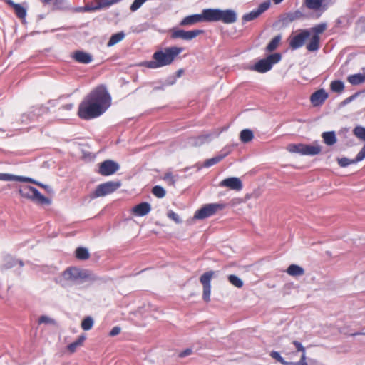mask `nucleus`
<instances>
[{
    "label": "nucleus",
    "instance_id": "53",
    "mask_svg": "<svg viewBox=\"0 0 365 365\" xmlns=\"http://www.w3.org/2000/svg\"><path fill=\"white\" fill-rule=\"evenodd\" d=\"M120 328L119 327H114L111 331H110V336H115L120 334Z\"/></svg>",
    "mask_w": 365,
    "mask_h": 365
},
{
    "label": "nucleus",
    "instance_id": "60",
    "mask_svg": "<svg viewBox=\"0 0 365 365\" xmlns=\"http://www.w3.org/2000/svg\"><path fill=\"white\" fill-rule=\"evenodd\" d=\"M283 0H273V1L274 2V4H278L279 3H281Z\"/></svg>",
    "mask_w": 365,
    "mask_h": 365
},
{
    "label": "nucleus",
    "instance_id": "3",
    "mask_svg": "<svg viewBox=\"0 0 365 365\" xmlns=\"http://www.w3.org/2000/svg\"><path fill=\"white\" fill-rule=\"evenodd\" d=\"M291 345L294 346V351L290 346L284 348V354L288 356L289 359H293L297 356L298 352H301V359L297 362L287 361H285L277 351H272L270 356L272 358L281 363L283 365H308L306 361V351L303 345L298 341H292Z\"/></svg>",
    "mask_w": 365,
    "mask_h": 365
},
{
    "label": "nucleus",
    "instance_id": "8",
    "mask_svg": "<svg viewBox=\"0 0 365 365\" xmlns=\"http://www.w3.org/2000/svg\"><path fill=\"white\" fill-rule=\"evenodd\" d=\"M203 33L202 30L185 31L182 29H172L170 36L173 39L180 38L185 41H190Z\"/></svg>",
    "mask_w": 365,
    "mask_h": 365
},
{
    "label": "nucleus",
    "instance_id": "23",
    "mask_svg": "<svg viewBox=\"0 0 365 365\" xmlns=\"http://www.w3.org/2000/svg\"><path fill=\"white\" fill-rule=\"evenodd\" d=\"M322 137L327 145H333L336 142V135L334 131L324 132L322 133Z\"/></svg>",
    "mask_w": 365,
    "mask_h": 365
},
{
    "label": "nucleus",
    "instance_id": "59",
    "mask_svg": "<svg viewBox=\"0 0 365 365\" xmlns=\"http://www.w3.org/2000/svg\"><path fill=\"white\" fill-rule=\"evenodd\" d=\"M182 72H183V71H182V69H180V70L178 71V72H177V76H178V77H180V76L182 75Z\"/></svg>",
    "mask_w": 365,
    "mask_h": 365
},
{
    "label": "nucleus",
    "instance_id": "42",
    "mask_svg": "<svg viewBox=\"0 0 365 365\" xmlns=\"http://www.w3.org/2000/svg\"><path fill=\"white\" fill-rule=\"evenodd\" d=\"M259 15H260V14L258 12V11L257 9L253 10V11H250V13L245 14L242 16V20L244 21H252V20L255 19L256 18H257Z\"/></svg>",
    "mask_w": 365,
    "mask_h": 365
},
{
    "label": "nucleus",
    "instance_id": "27",
    "mask_svg": "<svg viewBox=\"0 0 365 365\" xmlns=\"http://www.w3.org/2000/svg\"><path fill=\"white\" fill-rule=\"evenodd\" d=\"M319 48V36L314 35L309 43L307 45V49L309 51H317Z\"/></svg>",
    "mask_w": 365,
    "mask_h": 365
},
{
    "label": "nucleus",
    "instance_id": "57",
    "mask_svg": "<svg viewBox=\"0 0 365 365\" xmlns=\"http://www.w3.org/2000/svg\"><path fill=\"white\" fill-rule=\"evenodd\" d=\"M6 2L9 5L11 6L13 8H14V7H15V5H17V4H15V3H14L11 0H6Z\"/></svg>",
    "mask_w": 365,
    "mask_h": 365
},
{
    "label": "nucleus",
    "instance_id": "6",
    "mask_svg": "<svg viewBox=\"0 0 365 365\" xmlns=\"http://www.w3.org/2000/svg\"><path fill=\"white\" fill-rule=\"evenodd\" d=\"M225 207V205L222 203L207 204L195 212L194 218L200 220L205 219L215 215L217 212L223 210Z\"/></svg>",
    "mask_w": 365,
    "mask_h": 365
},
{
    "label": "nucleus",
    "instance_id": "50",
    "mask_svg": "<svg viewBox=\"0 0 365 365\" xmlns=\"http://www.w3.org/2000/svg\"><path fill=\"white\" fill-rule=\"evenodd\" d=\"M38 322L40 324H55V321L47 317V316H41L39 319H38Z\"/></svg>",
    "mask_w": 365,
    "mask_h": 365
},
{
    "label": "nucleus",
    "instance_id": "45",
    "mask_svg": "<svg viewBox=\"0 0 365 365\" xmlns=\"http://www.w3.org/2000/svg\"><path fill=\"white\" fill-rule=\"evenodd\" d=\"M337 162L341 167H346L351 164L356 163L354 159L350 160L347 158H338Z\"/></svg>",
    "mask_w": 365,
    "mask_h": 365
},
{
    "label": "nucleus",
    "instance_id": "22",
    "mask_svg": "<svg viewBox=\"0 0 365 365\" xmlns=\"http://www.w3.org/2000/svg\"><path fill=\"white\" fill-rule=\"evenodd\" d=\"M287 272L290 276L299 277L304 274V269L299 265L291 264L288 267Z\"/></svg>",
    "mask_w": 365,
    "mask_h": 365
},
{
    "label": "nucleus",
    "instance_id": "41",
    "mask_svg": "<svg viewBox=\"0 0 365 365\" xmlns=\"http://www.w3.org/2000/svg\"><path fill=\"white\" fill-rule=\"evenodd\" d=\"M93 325V319L91 317H86L81 322V327L83 330H90Z\"/></svg>",
    "mask_w": 365,
    "mask_h": 365
},
{
    "label": "nucleus",
    "instance_id": "61",
    "mask_svg": "<svg viewBox=\"0 0 365 365\" xmlns=\"http://www.w3.org/2000/svg\"><path fill=\"white\" fill-rule=\"evenodd\" d=\"M65 107L66 109H70L72 108V105H66Z\"/></svg>",
    "mask_w": 365,
    "mask_h": 365
},
{
    "label": "nucleus",
    "instance_id": "31",
    "mask_svg": "<svg viewBox=\"0 0 365 365\" xmlns=\"http://www.w3.org/2000/svg\"><path fill=\"white\" fill-rule=\"evenodd\" d=\"M323 0H305L306 6L312 10H318L322 6Z\"/></svg>",
    "mask_w": 365,
    "mask_h": 365
},
{
    "label": "nucleus",
    "instance_id": "13",
    "mask_svg": "<svg viewBox=\"0 0 365 365\" xmlns=\"http://www.w3.org/2000/svg\"><path fill=\"white\" fill-rule=\"evenodd\" d=\"M237 13L232 9H219V21L225 24H233L237 21Z\"/></svg>",
    "mask_w": 365,
    "mask_h": 365
},
{
    "label": "nucleus",
    "instance_id": "64",
    "mask_svg": "<svg viewBox=\"0 0 365 365\" xmlns=\"http://www.w3.org/2000/svg\"><path fill=\"white\" fill-rule=\"evenodd\" d=\"M19 263L21 267L23 266V262L21 261H19Z\"/></svg>",
    "mask_w": 365,
    "mask_h": 365
},
{
    "label": "nucleus",
    "instance_id": "37",
    "mask_svg": "<svg viewBox=\"0 0 365 365\" xmlns=\"http://www.w3.org/2000/svg\"><path fill=\"white\" fill-rule=\"evenodd\" d=\"M225 155H226V154L220 155L213 157L212 158H210L204 163V166L205 167H210V166L219 163L221 160H222L225 157Z\"/></svg>",
    "mask_w": 365,
    "mask_h": 365
},
{
    "label": "nucleus",
    "instance_id": "25",
    "mask_svg": "<svg viewBox=\"0 0 365 365\" xmlns=\"http://www.w3.org/2000/svg\"><path fill=\"white\" fill-rule=\"evenodd\" d=\"M31 200L39 204H50V200L42 195L36 188H34V190H33V198Z\"/></svg>",
    "mask_w": 365,
    "mask_h": 365
},
{
    "label": "nucleus",
    "instance_id": "38",
    "mask_svg": "<svg viewBox=\"0 0 365 365\" xmlns=\"http://www.w3.org/2000/svg\"><path fill=\"white\" fill-rule=\"evenodd\" d=\"M280 40H281V37H280V36H275V37H274V38H273V39L269 42V43L267 45V51H269V52L274 51V50L277 48V46H278V45H279V43Z\"/></svg>",
    "mask_w": 365,
    "mask_h": 365
},
{
    "label": "nucleus",
    "instance_id": "35",
    "mask_svg": "<svg viewBox=\"0 0 365 365\" xmlns=\"http://www.w3.org/2000/svg\"><path fill=\"white\" fill-rule=\"evenodd\" d=\"M228 281L235 287L237 288H241L243 286V281L239 278L237 276L234 274H230L227 277Z\"/></svg>",
    "mask_w": 365,
    "mask_h": 365
},
{
    "label": "nucleus",
    "instance_id": "5",
    "mask_svg": "<svg viewBox=\"0 0 365 365\" xmlns=\"http://www.w3.org/2000/svg\"><path fill=\"white\" fill-rule=\"evenodd\" d=\"M121 186L120 181H108L97 186L92 194L93 197H103L111 194Z\"/></svg>",
    "mask_w": 365,
    "mask_h": 365
},
{
    "label": "nucleus",
    "instance_id": "32",
    "mask_svg": "<svg viewBox=\"0 0 365 365\" xmlns=\"http://www.w3.org/2000/svg\"><path fill=\"white\" fill-rule=\"evenodd\" d=\"M240 140L243 143H248L251 141L254 137L253 133L249 129L242 130L240 133Z\"/></svg>",
    "mask_w": 365,
    "mask_h": 365
},
{
    "label": "nucleus",
    "instance_id": "49",
    "mask_svg": "<svg viewBox=\"0 0 365 365\" xmlns=\"http://www.w3.org/2000/svg\"><path fill=\"white\" fill-rule=\"evenodd\" d=\"M95 10H96V6L93 5H86L83 7H78L75 9V11L76 12L91 11Z\"/></svg>",
    "mask_w": 365,
    "mask_h": 365
},
{
    "label": "nucleus",
    "instance_id": "36",
    "mask_svg": "<svg viewBox=\"0 0 365 365\" xmlns=\"http://www.w3.org/2000/svg\"><path fill=\"white\" fill-rule=\"evenodd\" d=\"M354 135L359 139L365 141V128L362 126H356L353 130Z\"/></svg>",
    "mask_w": 365,
    "mask_h": 365
},
{
    "label": "nucleus",
    "instance_id": "54",
    "mask_svg": "<svg viewBox=\"0 0 365 365\" xmlns=\"http://www.w3.org/2000/svg\"><path fill=\"white\" fill-rule=\"evenodd\" d=\"M26 182H31V183H34V184H36L37 185L41 187H43L45 190H46L47 191H49L50 190V187H48V185H43L39 182H37L35 180L33 179V181H26Z\"/></svg>",
    "mask_w": 365,
    "mask_h": 365
},
{
    "label": "nucleus",
    "instance_id": "55",
    "mask_svg": "<svg viewBox=\"0 0 365 365\" xmlns=\"http://www.w3.org/2000/svg\"><path fill=\"white\" fill-rule=\"evenodd\" d=\"M192 351L191 349H187L179 354V356L182 358L189 356L192 354Z\"/></svg>",
    "mask_w": 365,
    "mask_h": 365
},
{
    "label": "nucleus",
    "instance_id": "56",
    "mask_svg": "<svg viewBox=\"0 0 365 365\" xmlns=\"http://www.w3.org/2000/svg\"><path fill=\"white\" fill-rule=\"evenodd\" d=\"M7 259L9 261V264L6 265V268H11L13 266H14L16 264V263L17 262L16 260L14 259L13 258L11 257H8Z\"/></svg>",
    "mask_w": 365,
    "mask_h": 365
},
{
    "label": "nucleus",
    "instance_id": "11",
    "mask_svg": "<svg viewBox=\"0 0 365 365\" xmlns=\"http://www.w3.org/2000/svg\"><path fill=\"white\" fill-rule=\"evenodd\" d=\"M310 36L308 30H303L299 34L293 36L289 41V46L292 49H297L304 45L305 40Z\"/></svg>",
    "mask_w": 365,
    "mask_h": 365
},
{
    "label": "nucleus",
    "instance_id": "52",
    "mask_svg": "<svg viewBox=\"0 0 365 365\" xmlns=\"http://www.w3.org/2000/svg\"><path fill=\"white\" fill-rule=\"evenodd\" d=\"M270 3L269 2H264L261 4L259 7L257 9L258 12L262 14L264 11H265L269 7Z\"/></svg>",
    "mask_w": 365,
    "mask_h": 365
},
{
    "label": "nucleus",
    "instance_id": "28",
    "mask_svg": "<svg viewBox=\"0 0 365 365\" xmlns=\"http://www.w3.org/2000/svg\"><path fill=\"white\" fill-rule=\"evenodd\" d=\"M125 37V34L123 31L116 33L111 36L110 40L108 41L107 46L108 47H111L118 42L121 41Z\"/></svg>",
    "mask_w": 365,
    "mask_h": 365
},
{
    "label": "nucleus",
    "instance_id": "48",
    "mask_svg": "<svg viewBox=\"0 0 365 365\" xmlns=\"http://www.w3.org/2000/svg\"><path fill=\"white\" fill-rule=\"evenodd\" d=\"M147 0H134L130 9L132 11H137Z\"/></svg>",
    "mask_w": 365,
    "mask_h": 365
},
{
    "label": "nucleus",
    "instance_id": "29",
    "mask_svg": "<svg viewBox=\"0 0 365 365\" xmlns=\"http://www.w3.org/2000/svg\"><path fill=\"white\" fill-rule=\"evenodd\" d=\"M33 190L34 187L31 186H23L19 188V192L22 197L32 200Z\"/></svg>",
    "mask_w": 365,
    "mask_h": 365
},
{
    "label": "nucleus",
    "instance_id": "2",
    "mask_svg": "<svg viewBox=\"0 0 365 365\" xmlns=\"http://www.w3.org/2000/svg\"><path fill=\"white\" fill-rule=\"evenodd\" d=\"M182 51V48L176 46L166 48L163 51H158L153 53L152 61H145L142 63V66L152 69L168 66Z\"/></svg>",
    "mask_w": 365,
    "mask_h": 365
},
{
    "label": "nucleus",
    "instance_id": "12",
    "mask_svg": "<svg viewBox=\"0 0 365 365\" xmlns=\"http://www.w3.org/2000/svg\"><path fill=\"white\" fill-rule=\"evenodd\" d=\"M220 187H228L233 190L240 191L242 188V183L240 178L231 177L225 178L220 182Z\"/></svg>",
    "mask_w": 365,
    "mask_h": 365
},
{
    "label": "nucleus",
    "instance_id": "4",
    "mask_svg": "<svg viewBox=\"0 0 365 365\" xmlns=\"http://www.w3.org/2000/svg\"><path fill=\"white\" fill-rule=\"evenodd\" d=\"M97 277L86 269L77 267H70L66 269L58 277V282L62 285L73 283L78 281H95Z\"/></svg>",
    "mask_w": 365,
    "mask_h": 365
},
{
    "label": "nucleus",
    "instance_id": "62",
    "mask_svg": "<svg viewBox=\"0 0 365 365\" xmlns=\"http://www.w3.org/2000/svg\"><path fill=\"white\" fill-rule=\"evenodd\" d=\"M35 114H32L31 116L29 115V118L33 120L34 118Z\"/></svg>",
    "mask_w": 365,
    "mask_h": 365
},
{
    "label": "nucleus",
    "instance_id": "7",
    "mask_svg": "<svg viewBox=\"0 0 365 365\" xmlns=\"http://www.w3.org/2000/svg\"><path fill=\"white\" fill-rule=\"evenodd\" d=\"M281 59L279 53H274L269 55L267 58L262 59L256 63L253 67V70L259 73H265L269 71L274 63H278Z\"/></svg>",
    "mask_w": 365,
    "mask_h": 365
},
{
    "label": "nucleus",
    "instance_id": "18",
    "mask_svg": "<svg viewBox=\"0 0 365 365\" xmlns=\"http://www.w3.org/2000/svg\"><path fill=\"white\" fill-rule=\"evenodd\" d=\"M151 210L150 205L148 202H141L133 208V212L138 216H144Z\"/></svg>",
    "mask_w": 365,
    "mask_h": 365
},
{
    "label": "nucleus",
    "instance_id": "19",
    "mask_svg": "<svg viewBox=\"0 0 365 365\" xmlns=\"http://www.w3.org/2000/svg\"><path fill=\"white\" fill-rule=\"evenodd\" d=\"M218 134L217 133L201 135L195 140V142H193L192 144L195 146H200L205 143L210 142Z\"/></svg>",
    "mask_w": 365,
    "mask_h": 365
},
{
    "label": "nucleus",
    "instance_id": "15",
    "mask_svg": "<svg viewBox=\"0 0 365 365\" xmlns=\"http://www.w3.org/2000/svg\"><path fill=\"white\" fill-rule=\"evenodd\" d=\"M328 98V93L323 89L318 90L314 92L310 98L312 103L317 106L322 104Z\"/></svg>",
    "mask_w": 365,
    "mask_h": 365
},
{
    "label": "nucleus",
    "instance_id": "51",
    "mask_svg": "<svg viewBox=\"0 0 365 365\" xmlns=\"http://www.w3.org/2000/svg\"><path fill=\"white\" fill-rule=\"evenodd\" d=\"M365 158V145L362 148V149L357 154L356 157L354 159L355 163L360 162Z\"/></svg>",
    "mask_w": 365,
    "mask_h": 365
},
{
    "label": "nucleus",
    "instance_id": "34",
    "mask_svg": "<svg viewBox=\"0 0 365 365\" xmlns=\"http://www.w3.org/2000/svg\"><path fill=\"white\" fill-rule=\"evenodd\" d=\"M332 91L336 93H341L344 89V84L341 81H333L330 84Z\"/></svg>",
    "mask_w": 365,
    "mask_h": 365
},
{
    "label": "nucleus",
    "instance_id": "39",
    "mask_svg": "<svg viewBox=\"0 0 365 365\" xmlns=\"http://www.w3.org/2000/svg\"><path fill=\"white\" fill-rule=\"evenodd\" d=\"M76 257L79 259H86L89 257V253L87 249L79 247L76 251Z\"/></svg>",
    "mask_w": 365,
    "mask_h": 365
},
{
    "label": "nucleus",
    "instance_id": "16",
    "mask_svg": "<svg viewBox=\"0 0 365 365\" xmlns=\"http://www.w3.org/2000/svg\"><path fill=\"white\" fill-rule=\"evenodd\" d=\"M202 21V14H193L185 17L180 23V25L182 26H191Z\"/></svg>",
    "mask_w": 365,
    "mask_h": 365
},
{
    "label": "nucleus",
    "instance_id": "30",
    "mask_svg": "<svg viewBox=\"0 0 365 365\" xmlns=\"http://www.w3.org/2000/svg\"><path fill=\"white\" fill-rule=\"evenodd\" d=\"M120 0H96V4L95 5L96 9L98 10L102 8L110 6L114 4H116Z\"/></svg>",
    "mask_w": 365,
    "mask_h": 365
},
{
    "label": "nucleus",
    "instance_id": "1",
    "mask_svg": "<svg viewBox=\"0 0 365 365\" xmlns=\"http://www.w3.org/2000/svg\"><path fill=\"white\" fill-rule=\"evenodd\" d=\"M110 104L111 98L106 88L103 86H98L79 104L78 116L84 120L97 118L102 115Z\"/></svg>",
    "mask_w": 365,
    "mask_h": 365
},
{
    "label": "nucleus",
    "instance_id": "46",
    "mask_svg": "<svg viewBox=\"0 0 365 365\" xmlns=\"http://www.w3.org/2000/svg\"><path fill=\"white\" fill-rule=\"evenodd\" d=\"M167 216L168 218L173 220L177 224H180L182 222V220L179 215L173 210H169L167 213Z\"/></svg>",
    "mask_w": 365,
    "mask_h": 365
},
{
    "label": "nucleus",
    "instance_id": "40",
    "mask_svg": "<svg viewBox=\"0 0 365 365\" xmlns=\"http://www.w3.org/2000/svg\"><path fill=\"white\" fill-rule=\"evenodd\" d=\"M163 179L170 185H174L178 175H174L171 172H167Z\"/></svg>",
    "mask_w": 365,
    "mask_h": 365
},
{
    "label": "nucleus",
    "instance_id": "33",
    "mask_svg": "<svg viewBox=\"0 0 365 365\" xmlns=\"http://www.w3.org/2000/svg\"><path fill=\"white\" fill-rule=\"evenodd\" d=\"M304 144H289L287 147V150L293 153H299L303 155Z\"/></svg>",
    "mask_w": 365,
    "mask_h": 365
},
{
    "label": "nucleus",
    "instance_id": "43",
    "mask_svg": "<svg viewBox=\"0 0 365 365\" xmlns=\"http://www.w3.org/2000/svg\"><path fill=\"white\" fill-rule=\"evenodd\" d=\"M152 192L155 196L159 198L163 197L166 193L165 189L159 185L153 187Z\"/></svg>",
    "mask_w": 365,
    "mask_h": 365
},
{
    "label": "nucleus",
    "instance_id": "20",
    "mask_svg": "<svg viewBox=\"0 0 365 365\" xmlns=\"http://www.w3.org/2000/svg\"><path fill=\"white\" fill-rule=\"evenodd\" d=\"M303 155H315L319 154L322 148L318 144L306 145L304 144Z\"/></svg>",
    "mask_w": 365,
    "mask_h": 365
},
{
    "label": "nucleus",
    "instance_id": "9",
    "mask_svg": "<svg viewBox=\"0 0 365 365\" xmlns=\"http://www.w3.org/2000/svg\"><path fill=\"white\" fill-rule=\"evenodd\" d=\"M213 271L205 272L200 278V282L203 287L202 299L205 302H208L210 300L211 293V279L214 276Z\"/></svg>",
    "mask_w": 365,
    "mask_h": 365
},
{
    "label": "nucleus",
    "instance_id": "44",
    "mask_svg": "<svg viewBox=\"0 0 365 365\" xmlns=\"http://www.w3.org/2000/svg\"><path fill=\"white\" fill-rule=\"evenodd\" d=\"M16 14L20 19H24L26 16V9L21 6L20 4L15 5L14 8Z\"/></svg>",
    "mask_w": 365,
    "mask_h": 365
},
{
    "label": "nucleus",
    "instance_id": "24",
    "mask_svg": "<svg viewBox=\"0 0 365 365\" xmlns=\"http://www.w3.org/2000/svg\"><path fill=\"white\" fill-rule=\"evenodd\" d=\"M348 81L352 85H359L365 82V73L351 75L347 78Z\"/></svg>",
    "mask_w": 365,
    "mask_h": 365
},
{
    "label": "nucleus",
    "instance_id": "21",
    "mask_svg": "<svg viewBox=\"0 0 365 365\" xmlns=\"http://www.w3.org/2000/svg\"><path fill=\"white\" fill-rule=\"evenodd\" d=\"M73 58L81 63H88L92 61V56L83 51H76L73 55Z\"/></svg>",
    "mask_w": 365,
    "mask_h": 365
},
{
    "label": "nucleus",
    "instance_id": "26",
    "mask_svg": "<svg viewBox=\"0 0 365 365\" xmlns=\"http://www.w3.org/2000/svg\"><path fill=\"white\" fill-rule=\"evenodd\" d=\"M85 340H86V336L84 335L80 336L77 340H76L74 342L68 345L67 349L71 353H74L78 347H80L83 345Z\"/></svg>",
    "mask_w": 365,
    "mask_h": 365
},
{
    "label": "nucleus",
    "instance_id": "47",
    "mask_svg": "<svg viewBox=\"0 0 365 365\" xmlns=\"http://www.w3.org/2000/svg\"><path fill=\"white\" fill-rule=\"evenodd\" d=\"M327 29L326 24H320L317 25L316 26L312 28V31L315 33L314 35L319 36V34L323 33Z\"/></svg>",
    "mask_w": 365,
    "mask_h": 365
},
{
    "label": "nucleus",
    "instance_id": "17",
    "mask_svg": "<svg viewBox=\"0 0 365 365\" xmlns=\"http://www.w3.org/2000/svg\"><path fill=\"white\" fill-rule=\"evenodd\" d=\"M0 180L3 181H33V179L31 178L14 175L8 173H0Z\"/></svg>",
    "mask_w": 365,
    "mask_h": 365
},
{
    "label": "nucleus",
    "instance_id": "14",
    "mask_svg": "<svg viewBox=\"0 0 365 365\" xmlns=\"http://www.w3.org/2000/svg\"><path fill=\"white\" fill-rule=\"evenodd\" d=\"M202 21H219L218 9H206L202 12Z\"/></svg>",
    "mask_w": 365,
    "mask_h": 365
},
{
    "label": "nucleus",
    "instance_id": "58",
    "mask_svg": "<svg viewBox=\"0 0 365 365\" xmlns=\"http://www.w3.org/2000/svg\"><path fill=\"white\" fill-rule=\"evenodd\" d=\"M352 336H356V335H365V333L363 332H357L351 334Z\"/></svg>",
    "mask_w": 365,
    "mask_h": 365
},
{
    "label": "nucleus",
    "instance_id": "63",
    "mask_svg": "<svg viewBox=\"0 0 365 365\" xmlns=\"http://www.w3.org/2000/svg\"><path fill=\"white\" fill-rule=\"evenodd\" d=\"M43 3H48L49 1H51V0H41Z\"/></svg>",
    "mask_w": 365,
    "mask_h": 365
},
{
    "label": "nucleus",
    "instance_id": "10",
    "mask_svg": "<svg viewBox=\"0 0 365 365\" xmlns=\"http://www.w3.org/2000/svg\"><path fill=\"white\" fill-rule=\"evenodd\" d=\"M119 169V165L111 160H107L101 163L99 165L98 173L104 176L110 175Z\"/></svg>",
    "mask_w": 365,
    "mask_h": 365
}]
</instances>
